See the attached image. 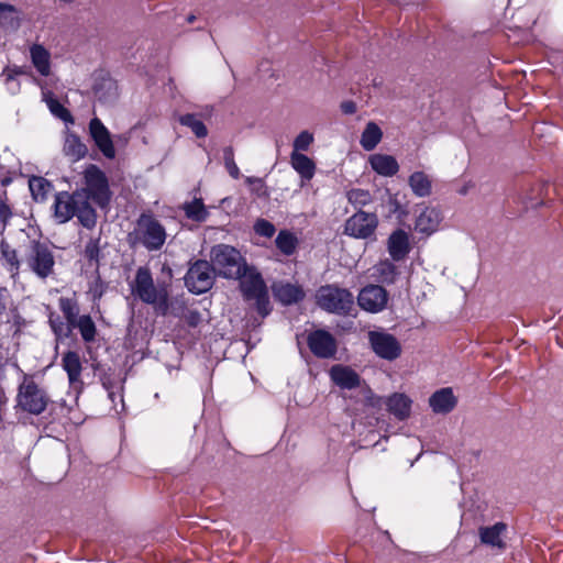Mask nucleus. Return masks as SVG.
<instances>
[{"mask_svg":"<svg viewBox=\"0 0 563 563\" xmlns=\"http://www.w3.org/2000/svg\"><path fill=\"white\" fill-rule=\"evenodd\" d=\"M443 220L442 212L433 206H422L416 216L415 230L424 236H430L437 232Z\"/></svg>","mask_w":563,"mask_h":563,"instance_id":"obj_12","label":"nucleus"},{"mask_svg":"<svg viewBox=\"0 0 563 563\" xmlns=\"http://www.w3.org/2000/svg\"><path fill=\"white\" fill-rule=\"evenodd\" d=\"M347 200L354 206H366L372 201L369 191L364 189H352L347 192Z\"/></svg>","mask_w":563,"mask_h":563,"instance_id":"obj_42","label":"nucleus"},{"mask_svg":"<svg viewBox=\"0 0 563 563\" xmlns=\"http://www.w3.org/2000/svg\"><path fill=\"white\" fill-rule=\"evenodd\" d=\"M9 216H10L9 209L4 205H1L0 206V218L3 220V222L7 221Z\"/></svg>","mask_w":563,"mask_h":563,"instance_id":"obj_51","label":"nucleus"},{"mask_svg":"<svg viewBox=\"0 0 563 563\" xmlns=\"http://www.w3.org/2000/svg\"><path fill=\"white\" fill-rule=\"evenodd\" d=\"M290 165L291 167L300 175L302 187L305 181L311 180L316 173V164L314 162L302 153H291L290 154Z\"/></svg>","mask_w":563,"mask_h":563,"instance_id":"obj_24","label":"nucleus"},{"mask_svg":"<svg viewBox=\"0 0 563 563\" xmlns=\"http://www.w3.org/2000/svg\"><path fill=\"white\" fill-rule=\"evenodd\" d=\"M63 152L70 161L77 162L87 154V146L75 134H67L65 137Z\"/></svg>","mask_w":563,"mask_h":563,"instance_id":"obj_29","label":"nucleus"},{"mask_svg":"<svg viewBox=\"0 0 563 563\" xmlns=\"http://www.w3.org/2000/svg\"><path fill=\"white\" fill-rule=\"evenodd\" d=\"M245 183L250 186L251 190L258 196L266 195L264 181L256 177H246Z\"/></svg>","mask_w":563,"mask_h":563,"instance_id":"obj_47","label":"nucleus"},{"mask_svg":"<svg viewBox=\"0 0 563 563\" xmlns=\"http://www.w3.org/2000/svg\"><path fill=\"white\" fill-rule=\"evenodd\" d=\"M98 254H99V249H98L97 242L90 241L86 245V249H85L86 257L89 258L90 261H97Z\"/></svg>","mask_w":563,"mask_h":563,"instance_id":"obj_48","label":"nucleus"},{"mask_svg":"<svg viewBox=\"0 0 563 563\" xmlns=\"http://www.w3.org/2000/svg\"><path fill=\"white\" fill-rule=\"evenodd\" d=\"M213 271L224 278H238L246 264L240 252L225 244H219L212 247L210 253Z\"/></svg>","mask_w":563,"mask_h":563,"instance_id":"obj_4","label":"nucleus"},{"mask_svg":"<svg viewBox=\"0 0 563 563\" xmlns=\"http://www.w3.org/2000/svg\"><path fill=\"white\" fill-rule=\"evenodd\" d=\"M357 300L362 309L376 313L386 307L387 292L380 286L369 285L361 290Z\"/></svg>","mask_w":563,"mask_h":563,"instance_id":"obj_13","label":"nucleus"},{"mask_svg":"<svg viewBox=\"0 0 563 563\" xmlns=\"http://www.w3.org/2000/svg\"><path fill=\"white\" fill-rule=\"evenodd\" d=\"M77 328L85 342H92L96 338L97 329L91 317L88 314L80 316L73 324V329Z\"/></svg>","mask_w":563,"mask_h":563,"instance_id":"obj_33","label":"nucleus"},{"mask_svg":"<svg viewBox=\"0 0 563 563\" xmlns=\"http://www.w3.org/2000/svg\"><path fill=\"white\" fill-rule=\"evenodd\" d=\"M387 250L394 261L404 260L410 251L408 234L404 230L394 231L387 240Z\"/></svg>","mask_w":563,"mask_h":563,"instance_id":"obj_21","label":"nucleus"},{"mask_svg":"<svg viewBox=\"0 0 563 563\" xmlns=\"http://www.w3.org/2000/svg\"><path fill=\"white\" fill-rule=\"evenodd\" d=\"M26 266L40 278H46L53 273L55 260L52 251L45 244L33 242L24 256Z\"/></svg>","mask_w":563,"mask_h":563,"instance_id":"obj_8","label":"nucleus"},{"mask_svg":"<svg viewBox=\"0 0 563 563\" xmlns=\"http://www.w3.org/2000/svg\"><path fill=\"white\" fill-rule=\"evenodd\" d=\"M275 297L285 305H290L303 298L300 287L291 284H278L274 286Z\"/></svg>","mask_w":563,"mask_h":563,"instance_id":"obj_28","label":"nucleus"},{"mask_svg":"<svg viewBox=\"0 0 563 563\" xmlns=\"http://www.w3.org/2000/svg\"><path fill=\"white\" fill-rule=\"evenodd\" d=\"M223 159H224L225 169L228 170L229 175L234 179L240 178L241 173H240V169L234 161V152H233L232 147H227L224 150Z\"/></svg>","mask_w":563,"mask_h":563,"instance_id":"obj_43","label":"nucleus"},{"mask_svg":"<svg viewBox=\"0 0 563 563\" xmlns=\"http://www.w3.org/2000/svg\"><path fill=\"white\" fill-rule=\"evenodd\" d=\"M62 366L67 373L69 384L75 386L80 384V375L82 371L81 361L78 353L68 351L62 358Z\"/></svg>","mask_w":563,"mask_h":563,"instance_id":"obj_25","label":"nucleus"},{"mask_svg":"<svg viewBox=\"0 0 563 563\" xmlns=\"http://www.w3.org/2000/svg\"><path fill=\"white\" fill-rule=\"evenodd\" d=\"M216 271L207 261H197L186 275V285L191 292L202 294L212 287Z\"/></svg>","mask_w":563,"mask_h":563,"instance_id":"obj_9","label":"nucleus"},{"mask_svg":"<svg viewBox=\"0 0 563 563\" xmlns=\"http://www.w3.org/2000/svg\"><path fill=\"white\" fill-rule=\"evenodd\" d=\"M311 352L322 358L332 357L336 352L335 339L324 330H316L308 336Z\"/></svg>","mask_w":563,"mask_h":563,"instance_id":"obj_15","label":"nucleus"},{"mask_svg":"<svg viewBox=\"0 0 563 563\" xmlns=\"http://www.w3.org/2000/svg\"><path fill=\"white\" fill-rule=\"evenodd\" d=\"M368 340L374 352L382 358L393 361L401 354L400 343L394 335L387 332L371 331Z\"/></svg>","mask_w":563,"mask_h":563,"instance_id":"obj_10","label":"nucleus"},{"mask_svg":"<svg viewBox=\"0 0 563 563\" xmlns=\"http://www.w3.org/2000/svg\"><path fill=\"white\" fill-rule=\"evenodd\" d=\"M49 325L55 333L57 341L68 338L73 331V324L67 320L63 321L62 317L55 313L49 316Z\"/></svg>","mask_w":563,"mask_h":563,"instance_id":"obj_35","label":"nucleus"},{"mask_svg":"<svg viewBox=\"0 0 563 563\" xmlns=\"http://www.w3.org/2000/svg\"><path fill=\"white\" fill-rule=\"evenodd\" d=\"M42 99L55 117L65 122H73L70 112L64 106H62L57 99L54 98L51 91L43 90Z\"/></svg>","mask_w":563,"mask_h":563,"instance_id":"obj_32","label":"nucleus"},{"mask_svg":"<svg viewBox=\"0 0 563 563\" xmlns=\"http://www.w3.org/2000/svg\"><path fill=\"white\" fill-rule=\"evenodd\" d=\"M29 187L35 200H43L51 189L49 183L43 177H32Z\"/></svg>","mask_w":563,"mask_h":563,"instance_id":"obj_40","label":"nucleus"},{"mask_svg":"<svg viewBox=\"0 0 563 563\" xmlns=\"http://www.w3.org/2000/svg\"><path fill=\"white\" fill-rule=\"evenodd\" d=\"M377 223V217L374 213L360 211L346 220L344 231L353 238L367 239L374 234Z\"/></svg>","mask_w":563,"mask_h":563,"instance_id":"obj_11","label":"nucleus"},{"mask_svg":"<svg viewBox=\"0 0 563 563\" xmlns=\"http://www.w3.org/2000/svg\"><path fill=\"white\" fill-rule=\"evenodd\" d=\"M59 308L65 317V319L70 323L74 324L79 316V308L75 300L71 298H59Z\"/></svg>","mask_w":563,"mask_h":563,"instance_id":"obj_39","label":"nucleus"},{"mask_svg":"<svg viewBox=\"0 0 563 563\" xmlns=\"http://www.w3.org/2000/svg\"><path fill=\"white\" fill-rule=\"evenodd\" d=\"M15 401L20 410L38 416L46 410L51 398L32 376L24 375L18 387Z\"/></svg>","mask_w":563,"mask_h":563,"instance_id":"obj_3","label":"nucleus"},{"mask_svg":"<svg viewBox=\"0 0 563 563\" xmlns=\"http://www.w3.org/2000/svg\"><path fill=\"white\" fill-rule=\"evenodd\" d=\"M54 214L60 223H66L73 217H77L80 224L92 229L97 223V213L90 203L85 199L84 191L69 194L62 191L56 195L54 202Z\"/></svg>","mask_w":563,"mask_h":563,"instance_id":"obj_1","label":"nucleus"},{"mask_svg":"<svg viewBox=\"0 0 563 563\" xmlns=\"http://www.w3.org/2000/svg\"><path fill=\"white\" fill-rule=\"evenodd\" d=\"M429 405L435 413H448L456 406V398L451 388H442L432 394Z\"/></svg>","mask_w":563,"mask_h":563,"instance_id":"obj_23","label":"nucleus"},{"mask_svg":"<svg viewBox=\"0 0 563 563\" xmlns=\"http://www.w3.org/2000/svg\"><path fill=\"white\" fill-rule=\"evenodd\" d=\"M85 186L78 191L85 192V199H92L99 207L106 208L111 199L108 179L96 165H89L84 172Z\"/></svg>","mask_w":563,"mask_h":563,"instance_id":"obj_7","label":"nucleus"},{"mask_svg":"<svg viewBox=\"0 0 563 563\" xmlns=\"http://www.w3.org/2000/svg\"><path fill=\"white\" fill-rule=\"evenodd\" d=\"M341 110L345 114H353L356 112V104L354 101L347 100L343 101L340 106Z\"/></svg>","mask_w":563,"mask_h":563,"instance_id":"obj_49","label":"nucleus"},{"mask_svg":"<svg viewBox=\"0 0 563 563\" xmlns=\"http://www.w3.org/2000/svg\"><path fill=\"white\" fill-rule=\"evenodd\" d=\"M132 290L133 294L146 303H154L158 298V291L154 286L151 273L144 267L137 269Z\"/></svg>","mask_w":563,"mask_h":563,"instance_id":"obj_14","label":"nucleus"},{"mask_svg":"<svg viewBox=\"0 0 563 563\" xmlns=\"http://www.w3.org/2000/svg\"><path fill=\"white\" fill-rule=\"evenodd\" d=\"M197 318H198V316H194V317L191 318L190 323H191L192 325H195V324H196V320H197Z\"/></svg>","mask_w":563,"mask_h":563,"instance_id":"obj_53","label":"nucleus"},{"mask_svg":"<svg viewBox=\"0 0 563 563\" xmlns=\"http://www.w3.org/2000/svg\"><path fill=\"white\" fill-rule=\"evenodd\" d=\"M385 399L376 394H374L369 388L366 389L364 396V402L366 406L374 409H382L385 406Z\"/></svg>","mask_w":563,"mask_h":563,"instance_id":"obj_45","label":"nucleus"},{"mask_svg":"<svg viewBox=\"0 0 563 563\" xmlns=\"http://www.w3.org/2000/svg\"><path fill=\"white\" fill-rule=\"evenodd\" d=\"M18 74H21V71L20 70H9L7 74L8 80H13V76L18 75Z\"/></svg>","mask_w":563,"mask_h":563,"instance_id":"obj_52","label":"nucleus"},{"mask_svg":"<svg viewBox=\"0 0 563 563\" xmlns=\"http://www.w3.org/2000/svg\"><path fill=\"white\" fill-rule=\"evenodd\" d=\"M106 290V286L103 282L96 277L89 286V294L91 295L93 300L100 299Z\"/></svg>","mask_w":563,"mask_h":563,"instance_id":"obj_46","label":"nucleus"},{"mask_svg":"<svg viewBox=\"0 0 563 563\" xmlns=\"http://www.w3.org/2000/svg\"><path fill=\"white\" fill-rule=\"evenodd\" d=\"M185 214L188 219L194 221H205L208 217V211L200 199H195L190 202H187L183 207Z\"/></svg>","mask_w":563,"mask_h":563,"instance_id":"obj_34","label":"nucleus"},{"mask_svg":"<svg viewBox=\"0 0 563 563\" xmlns=\"http://www.w3.org/2000/svg\"><path fill=\"white\" fill-rule=\"evenodd\" d=\"M89 131L98 148L107 158H114L115 150L110 136V132L98 119L93 118L89 123Z\"/></svg>","mask_w":563,"mask_h":563,"instance_id":"obj_16","label":"nucleus"},{"mask_svg":"<svg viewBox=\"0 0 563 563\" xmlns=\"http://www.w3.org/2000/svg\"><path fill=\"white\" fill-rule=\"evenodd\" d=\"M332 382L343 389H352L361 385L360 375L349 366L336 364L330 369Z\"/></svg>","mask_w":563,"mask_h":563,"instance_id":"obj_18","label":"nucleus"},{"mask_svg":"<svg viewBox=\"0 0 563 563\" xmlns=\"http://www.w3.org/2000/svg\"><path fill=\"white\" fill-rule=\"evenodd\" d=\"M179 123L188 126L197 137H206L208 129L205 123L195 114H184L179 118Z\"/></svg>","mask_w":563,"mask_h":563,"instance_id":"obj_37","label":"nucleus"},{"mask_svg":"<svg viewBox=\"0 0 563 563\" xmlns=\"http://www.w3.org/2000/svg\"><path fill=\"white\" fill-rule=\"evenodd\" d=\"M7 290L0 289V313L5 310L7 306Z\"/></svg>","mask_w":563,"mask_h":563,"instance_id":"obj_50","label":"nucleus"},{"mask_svg":"<svg viewBox=\"0 0 563 563\" xmlns=\"http://www.w3.org/2000/svg\"><path fill=\"white\" fill-rule=\"evenodd\" d=\"M506 530L507 525L504 522H497L490 527H481L478 531L479 539L484 544L504 550L506 548V543L504 542L503 536Z\"/></svg>","mask_w":563,"mask_h":563,"instance_id":"obj_22","label":"nucleus"},{"mask_svg":"<svg viewBox=\"0 0 563 563\" xmlns=\"http://www.w3.org/2000/svg\"><path fill=\"white\" fill-rule=\"evenodd\" d=\"M383 131L377 123L369 121L361 134L360 144L365 151H373L382 141Z\"/></svg>","mask_w":563,"mask_h":563,"instance_id":"obj_27","label":"nucleus"},{"mask_svg":"<svg viewBox=\"0 0 563 563\" xmlns=\"http://www.w3.org/2000/svg\"><path fill=\"white\" fill-rule=\"evenodd\" d=\"M397 275V267L389 260H383L373 266V276L380 283L393 284Z\"/></svg>","mask_w":563,"mask_h":563,"instance_id":"obj_30","label":"nucleus"},{"mask_svg":"<svg viewBox=\"0 0 563 563\" xmlns=\"http://www.w3.org/2000/svg\"><path fill=\"white\" fill-rule=\"evenodd\" d=\"M387 411L400 421L407 420L411 415L412 399L402 393H394L386 397Z\"/></svg>","mask_w":563,"mask_h":563,"instance_id":"obj_17","label":"nucleus"},{"mask_svg":"<svg viewBox=\"0 0 563 563\" xmlns=\"http://www.w3.org/2000/svg\"><path fill=\"white\" fill-rule=\"evenodd\" d=\"M1 253L4 258L7 265H9V272L12 277H15L19 274L20 261L16 254V251L12 249L9 244H1Z\"/></svg>","mask_w":563,"mask_h":563,"instance_id":"obj_38","label":"nucleus"},{"mask_svg":"<svg viewBox=\"0 0 563 563\" xmlns=\"http://www.w3.org/2000/svg\"><path fill=\"white\" fill-rule=\"evenodd\" d=\"M254 231L262 236L272 238L275 233V227L273 223L265 219H258L254 224Z\"/></svg>","mask_w":563,"mask_h":563,"instance_id":"obj_44","label":"nucleus"},{"mask_svg":"<svg viewBox=\"0 0 563 563\" xmlns=\"http://www.w3.org/2000/svg\"><path fill=\"white\" fill-rule=\"evenodd\" d=\"M313 140L314 137L312 133L307 130L301 131L294 140L291 153H301L307 151L313 143Z\"/></svg>","mask_w":563,"mask_h":563,"instance_id":"obj_41","label":"nucleus"},{"mask_svg":"<svg viewBox=\"0 0 563 563\" xmlns=\"http://www.w3.org/2000/svg\"><path fill=\"white\" fill-rule=\"evenodd\" d=\"M409 186L418 197H428L431 194V179L423 172H415L409 177Z\"/></svg>","mask_w":563,"mask_h":563,"instance_id":"obj_31","label":"nucleus"},{"mask_svg":"<svg viewBox=\"0 0 563 563\" xmlns=\"http://www.w3.org/2000/svg\"><path fill=\"white\" fill-rule=\"evenodd\" d=\"M276 246L285 255H291L297 247V238L289 231L283 230L276 238Z\"/></svg>","mask_w":563,"mask_h":563,"instance_id":"obj_36","label":"nucleus"},{"mask_svg":"<svg viewBox=\"0 0 563 563\" xmlns=\"http://www.w3.org/2000/svg\"><path fill=\"white\" fill-rule=\"evenodd\" d=\"M238 278H240V287L245 299L254 300L257 311L263 317L267 316L271 311L269 300L261 275L254 268L246 266Z\"/></svg>","mask_w":563,"mask_h":563,"instance_id":"obj_5","label":"nucleus"},{"mask_svg":"<svg viewBox=\"0 0 563 563\" xmlns=\"http://www.w3.org/2000/svg\"><path fill=\"white\" fill-rule=\"evenodd\" d=\"M23 21L21 10L12 4L0 2V29L7 33L16 32Z\"/></svg>","mask_w":563,"mask_h":563,"instance_id":"obj_19","label":"nucleus"},{"mask_svg":"<svg viewBox=\"0 0 563 563\" xmlns=\"http://www.w3.org/2000/svg\"><path fill=\"white\" fill-rule=\"evenodd\" d=\"M166 238L167 233L164 225L147 213L140 216L133 231L128 236L131 245L141 244L148 251L161 250Z\"/></svg>","mask_w":563,"mask_h":563,"instance_id":"obj_2","label":"nucleus"},{"mask_svg":"<svg viewBox=\"0 0 563 563\" xmlns=\"http://www.w3.org/2000/svg\"><path fill=\"white\" fill-rule=\"evenodd\" d=\"M31 60L36 70L43 75L48 76L51 74V54L49 52L40 44H34L30 48Z\"/></svg>","mask_w":563,"mask_h":563,"instance_id":"obj_26","label":"nucleus"},{"mask_svg":"<svg viewBox=\"0 0 563 563\" xmlns=\"http://www.w3.org/2000/svg\"><path fill=\"white\" fill-rule=\"evenodd\" d=\"M372 169L380 176L393 177L399 170L397 159L388 154L376 153L368 157Z\"/></svg>","mask_w":563,"mask_h":563,"instance_id":"obj_20","label":"nucleus"},{"mask_svg":"<svg viewBox=\"0 0 563 563\" xmlns=\"http://www.w3.org/2000/svg\"><path fill=\"white\" fill-rule=\"evenodd\" d=\"M316 299L321 309L336 314L349 313L354 305L352 292L334 285L320 287L317 291Z\"/></svg>","mask_w":563,"mask_h":563,"instance_id":"obj_6","label":"nucleus"}]
</instances>
